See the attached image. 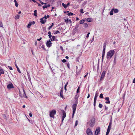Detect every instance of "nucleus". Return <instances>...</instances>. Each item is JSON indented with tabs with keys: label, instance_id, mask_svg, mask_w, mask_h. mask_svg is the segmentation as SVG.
Returning a JSON list of instances; mask_svg holds the SVG:
<instances>
[{
	"label": "nucleus",
	"instance_id": "f257e3e1",
	"mask_svg": "<svg viewBox=\"0 0 135 135\" xmlns=\"http://www.w3.org/2000/svg\"><path fill=\"white\" fill-rule=\"evenodd\" d=\"M115 51L114 50H111L109 51L107 53L106 57L107 59H111L114 55Z\"/></svg>",
	"mask_w": 135,
	"mask_h": 135
},
{
	"label": "nucleus",
	"instance_id": "f03ea898",
	"mask_svg": "<svg viewBox=\"0 0 135 135\" xmlns=\"http://www.w3.org/2000/svg\"><path fill=\"white\" fill-rule=\"evenodd\" d=\"M76 103L73 104L72 105V108L73 109V115H72V118H73L74 115L75 113L76 108V106L77 105L78 103H77V102H75Z\"/></svg>",
	"mask_w": 135,
	"mask_h": 135
},
{
	"label": "nucleus",
	"instance_id": "7ed1b4c3",
	"mask_svg": "<svg viewBox=\"0 0 135 135\" xmlns=\"http://www.w3.org/2000/svg\"><path fill=\"white\" fill-rule=\"evenodd\" d=\"M56 113V111L55 110L53 109L50 112V116L53 118H54V115H55Z\"/></svg>",
	"mask_w": 135,
	"mask_h": 135
},
{
	"label": "nucleus",
	"instance_id": "20e7f679",
	"mask_svg": "<svg viewBox=\"0 0 135 135\" xmlns=\"http://www.w3.org/2000/svg\"><path fill=\"white\" fill-rule=\"evenodd\" d=\"M95 122V118L94 117L92 118V119H91V122L89 124L90 126L91 127H93L94 125Z\"/></svg>",
	"mask_w": 135,
	"mask_h": 135
},
{
	"label": "nucleus",
	"instance_id": "39448f33",
	"mask_svg": "<svg viewBox=\"0 0 135 135\" xmlns=\"http://www.w3.org/2000/svg\"><path fill=\"white\" fill-rule=\"evenodd\" d=\"M86 132L88 135H92L93 134L91 130L89 128L87 129Z\"/></svg>",
	"mask_w": 135,
	"mask_h": 135
},
{
	"label": "nucleus",
	"instance_id": "423d86ee",
	"mask_svg": "<svg viewBox=\"0 0 135 135\" xmlns=\"http://www.w3.org/2000/svg\"><path fill=\"white\" fill-rule=\"evenodd\" d=\"M105 74V71H104L102 74L100 79V81H101L104 78Z\"/></svg>",
	"mask_w": 135,
	"mask_h": 135
},
{
	"label": "nucleus",
	"instance_id": "0eeeda50",
	"mask_svg": "<svg viewBox=\"0 0 135 135\" xmlns=\"http://www.w3.org/2000/svg\"><path fill=\"white\" fill-rule=\"evenodd\" d=\"M100 127H97L95 131V135H98L100 132Z\"/></svg>",
	"mask_w": 135,
	"mask_h": 135
},
{
	"label": "nucleus",
	"instance_id": "6e6552de",
	"mask_svg": "<svg viewBox=\"0 0 135 135\" xmlns=\"http://www.w3.org/2000/svg\"><path fill=\"white\" fill-rule=\"evenodd\" d=\"M61 111L62 112L63 116H62V121H63L65 118L66 117V113L65 111L64 110H61Z\"/></svg>",
	"mask_w": 135,
	"mask_h": 135
},
{
	"label": "nucleus",
	"instance_id": "1a4fd4ad",
	"mask_svg": "<svg viewBox=\"0 0 135 135\" xmlns=\"http://www.w3.org/2000/svg\"><path fill=\"white\" fill-rule=\"evenodd\" d=\"M7 87L8 89H10L12 88H14V87L13 86L12 84L11 83L10 84L8 85Z\"/></svg>",
	"mask_w": 135,
	"mask_h": 135
},
{
	"label": "nucleus",
	"instance_id": "9d476101",
	"mask_svg": "<svg viewBox=\"0 0 135 135\" xmlns=\"http://www.w3.org/2000/svg\"><path fill=\"white\" fill-rule=\"evenodd\" d=\"M35 23V22L34 21H33V22H29L28 24V25L27 27L28 28H29L30 27V26L31 25L33 24L34 25Z\"/></svg>",
	"mask_w": 135,
	"mask_h": 135
},
{
	"label": "nucleus",
	"instance_id": "9b49d317",
	"mask_svg": "<svg viewBox=\"0 0 135 135\" xmlns=\"http://www.w3.org/2000/svg\"><path fill=\"white\" fill-rule=\"evenodd\" d=\"M46 44L47 47H50L51 46V45L52 44V43L49 40L47 41Z\"/></svg>",
	"mask_w": 135,
	"mask_h": 135
},
{
	"label": "nucleus",
	"instance_id": "f8f14e48",
	"mask_svg": "<svg viewBox=\"0 0 135 135\" xmlns=\"http://www.w3.org/2000/svg\"><path fill=\"white\" fill-rule=\"evenodd\" d=\"M106 47V44L105 43H104V44L103 47V53L102 54L105 55V48Z\"/></svg>",
	"mask_w": 135,
	"mask_h": 135
},
{
	"label": "nucleus",
	"instance_id": "ddd939ff",
	"mask_svg": "<svg viewBox=\"0 0 135 135\" xmlns=\"http://www.w3.org/2000/svg\"><path fill=\"white\" fill-rule=\"evenodd\" d=\"M40 22L42 24L45 23L46 21L45 19H44V18H41L40 19Z\"/></svg>",
	"mask_w": 135,
	"mask_h": 135
},
{
	"label": "nucleus",
	"instance_id": "4468645a",
	"mask_svg": "<svg viewBox=\"0 0 135 135\" xmlns=\"http://www.w3.org/2000/svg\"><path fill=\"white\" fill-rule=\"evenodd\" d=\"M79 96V94H77L76 95H75V97H74V98L75 100H76V101L75 102H77V103H78V98Z\"/></svg>",
	"mask_w": 135,
	"mask_h": 135
},
{
	"label": "nucleus",
	"instance_id": "2eb2a0df",
	"mask_svg": "<svg viewBox=\"0 0 135 135\" xmlns=\"http://www.w3.org/2000/svg\"><path fill=\"white\" fill-rule=\"evenodd\" d=\"M105 99L106 101L105 103L106 104H110V101L109 100V98L108 97H107L105 98Z\"/></svg>",
	"mask_w": 135,
	"mask_h": 135
},
{
	"label": "nucleus",
	"instance_id": "dca6fc26",
	"mask_svg": "<svg viewBox=\"0 0 135 135\" xmlns=\"http://www.w3.org/2000/svg\"><path fill=\"white\" fill-rule=\"evenodd\" d=\"M63 89H61L60 90V97L62 98L63 99H64V97H63Z\"/></svg>",
	"mask_w": 135,
	"mask_h": 135
},
{
	"label": "nucleus",
	"instance_id": "f3484780",
	"mask_svg": "<svg viewBox=\"0 0 135 135\" xmlns=\"http://www.w3.org/2000/svg\"><path fill=\"white\" fill-rule=\"evenodd\" d=\"M15 66H16V68H17V71H18V72L19 73H21V72L20 69H19L18 67L17 66V64L16 63V62H15Z\"/></svg>",
	"mask_w": 135,
	"mask_h": 135
},
{
	"label": "nucleus",
	"instance_id": "a211bd4d",
	"mask_svg": "<svg viewBox=\"0 0 135 135\" xmlns=\"http://www.w3.org/2000/svg\"><path fill=\"white\" fill-rule=\"evenodd\" d=\"M4 74V72L3 69H0V75L1 74Z\"/></svg>",
	"mask_w": 135,
	"mask_h": 135
},
{
	"label": "nucleus",
	"instance_id": "6ab92c4d",
	"mask_svg": "<svg viewBox=\"0 0 135 135\" xmlns=\"http://www.w3.org/2000/svg\"><path fill=\"white\" fill-rule=\"evenodd\" d=\"M85 21V20L84 19H83L80 21L79 23L81 24H82L84 23Z\"/></svg>",
	"mask_w": 135,
	"mask_h": 135
},
{
	"label": "nucleus",
	"instance_id": "aec40b11",
	"mask_svg": "<svg viewBox=\"0 0 135 135\" xmlns=\"http://www.w3.org/2000/svg\"><path fill=\"white\" fill-rule=\"evenodd\" d=\"M23 96L24 97L26 98H27V97L26 96V93H25V90H23Z\"/></svg>",
	"mask_w": 135,
	"mask_h": 135
},
{
	"label": "nucleus",
	"instance_id": "412c9836",
	"mask_svg": "<svg viewBox=\"0 0 135 135\" xmlns=\"http://www.w3.org/2000/svg\"><path fill=\"white\" fill-rule=\"evenodd\" d=\"M97 97H94V105L95 107V105L96 101L97 100Z\"/></svg>",
	"mask_w": 135,
	"mask_h": 135
},
{
	"label": "nucleus",
	"instance_id": "4be33fe9",
	"mask_svg": "<svg viewBox=\"0 0 135 135\" xmlns=\"http://www.w3.org/2000/svg\"><path fill=\"white\" fill-rule=\"evenodd\" d=\"M52 40H53L54 41H58L55 38V36H52Z\"/></svg>",
	"mask_w": 135,
	"mask_h": 135
},
{
	"label": "nucleus",
	"instance_id": "5701e85b",
	"mask_svg": "<svg viewBox=\"0 0 135 135\" xmlns=\"http://www.w3.org/2000/svg\"><path fill=\"white\" fill-rule=\"evenodd\" d=\"M111 125H112V123L111 122H110L109 123V125L108 126L107 129H109L110 130Z\"/></svg>",
	"mask_w": 135,
	"mask_h": 135
},
{
	"label": "nucleus",
	"instance_id": "b1692460",
	"mask_svg": "<svg viewBox=\"0 0 135 135\" xmlns=\"http://www.w3.org/2000/svg\"><path fill=\"white\" fill-rule=\"evenodd\" d=\"M34 15L36 16H37V11L36 10H35L34 11Z\"/></svg>",
	"mask_w": 135,
	"mask_h": 135
},
{
	"label": "nucleus",
	"instance_id": "393cba45",
	"mask_svg": "<svg viewBox=\"0 0 135 135\" xmlns=\"http://www.w3.org/2000/svg\"><path fill=\"white\" fill-rule=\"evenodd\" d=\"M113 9H114V8L112 9L110 12L109 14L110 15H113Z\"/></svg>",
	"mask_w": 135,
	"mask_h": 135
},
{
	"label": "nucleus",
	"instance_id": "a878e982",
	"mask_svg": "<svg viewBox=\"0 0 135 135\" xmlns=\"http://www.w3.org/2000/svg\"><path fill=\"white\" fill-rule=\"evenodd\" d=\"M87 20L88 22H91L92 21V19L90 18H87Z\"/></svg>",
	"mask_w": 135,
	"mask_h": 135
},
{
	"label": "nucleus",
	"instance_id": "bb28decb",
	"mask_svg": "<svg viewBox=\"0 0 135 135\" xmlns=\"http://www.w3.org/2000/svg\"><path fill=\"white\" fill-rule=\"evenodd\" d=\"M79 26V24L78 23L76 24L75 26V28L76 29H77Z\"/></svg>",
	"mask_w": 135,
	"mask_h": 135
},
{
	"label": "nucleus",
	"instance_id": "cd10ccee",
	"mask_svg": "<svg viewBox=\"0 0 135 135\" xmlns=\"http://www.w3.org/2000/svg\"><path fill=\"white\" fill-rule=\"evenodd\" d=\"M84 26L85 27H88V24L86 23H84L83 24Z\"/></svg>",
	"mask_w": 135,
	"mask_h": 135
},
{
	"label": "nucleus",
	"instance_id": "c85d7f7f",
	"mask_svg": "<svg viewBox=\"0 0 135 135\" xmlns=\"http://www.w3.org/2000/svg\"><path fill=\"white\" fill-rule=\"evenodd\" d=\"M113 11L114 13H117L118 12V9H113Z\"/></svg>",
	"mask_w": 135,
	"mask_h": 135
},
{
	"label": "nucleus",
	"instance_id": "c756f323",
	"mask_svg": "<svg viewBox=\"0 0 135 135\" xmlns=\"http://www.w3.org/2000/svg\"><path fill=\"white\" fill-rule=\"evenodd\" d=\"M62 5L65 8H66L67 7H68L67 6V5L63 3H62Z\"/></svg>",
	"mask_w": 135,
	"mask_h": 135
},
{
	"label": "nucleus",
	"instance_id": "7c9ffc66",
	"mask_svg": "<svg viewBox=\"0 0 135 135\" xmlns=\"http://www.w3.org/2000/svg\"><path fill=\"white\" fill-rule=\"evenodd\" d=\"M78 123V120H76L75 121V127L77 126Z\"/></svg>",
	"mask_w": 135,
	"mask_h": 135
},
{
	"label": "nucleus",
	"instance_id": "2f4dec72",
	"mask_svg": "<svg viewBox=\"0 0 135 135\" xmlns=\"http://www.w3.org/2000/svg\"><path fill=\"white\" fill-rule=\"evenodd\" d=\"M74 14L73 13H71V12H70L67 15L68 16H72Z\"/></svg>",
	"mask_w": 135,
	"mask_h": 135
},
{
	"label": "nucleus",
	"instance_id": "473e14b6",
	"mask_svg": "<svg viewBox=\"0 0 135 135\" xmlns=\"http://www.w3.org/2000/svg\"><path fill=\"white\" fill-rule=\"evenodd\" d=\"M103 105L101 103H99V107L100 108L102 107Z\"/></svg>",
	"mask_w": 135,
	"mask_h": 135
},
{
	"label": "nucleus",
	"instance_id": "72a5a7b5",
	"mask_svg": "<svg viewBox=\"0 0 135 135\" xmlns=\"http://www.w3.org/2000/svg\"><path fill=\"white\" fill-rule=\"evenodd\" d=\"M80 13H84L83 9L82 8L80 10Z\"/></svg>",
	"mask_w": 135,
	"mask_h": 135
},
{
	"label": "nucleus",
	"instance_id": "f704fd0d",
	"mask_svg": "<svg viewBox=\"0 0 135 135\" xmlns=\"http://www.w3.org/2000/svg\"><path fill=\"white\" fill-rule=\"evenodd\" d=\"M20 18V15H17L15 16V19H19Z\"/></svg>",
	"mask_w": 135,
	"mask_h": 135
},
{
	"label": "nucleus",
	"instance_id": "c9c22d12",
	"mask_svg": "<svg viewBox=\"0 0 135 135\" xmlns=\"http://www.w3.org/2000/svg\"><path fill=\"white\" fill-rule=\"evenodd\" d=\"M99 97L101 98H103V95L101 93L100 94Z\"/></svg>",
	"mask_w": 135,
	"mask_h": 135
},
{
	"label": "nucleus",
	"instance_id": "e433bc0d",
	"mask_svg": "<svg viewBox=\"0 0 135 135\" xmlns=\"http://www.w3.org/2000/svg\"><path fill=\"white\" fill-rule=\"evenodd\" d=\"M55 34H57V33H60V32L59 31L57 30L54 33Z\"/></svg>",
	"mask_w": 135,
	"mask_h": 135
},
{
	"label": "nucleus",
	"instance_id": "4c0bfd02",
	"mask_svg": "<svg viewBox=\"0 0 135 135\" xmlns=\"http://www.w3.org/2000/svg\"><path fill=\"white\" fill-rule=\"evenodd\" d=\"M98 95V93L97 92V91H96V93H95V97H97Z\"/></svg>",
	"mask_w": 135,
	"mask_h": 135
},
{
	"label": "nucleus",
	"instance_id": "58836bf2",
	"mask_svg": "<svg viewBox=\"0 0 135 135\" xmlns=\"http://www.w3.org/2000/svg\"><path fill=\"white\" fill-rule=\"evenodd\" d=\"M80 86H79L78 89H77V91H76V93H78L79 92V90L80 89Z\"/></svg>",
	"mask_w": 135,
	"mask_h": 135
},
{
	"label": "nucleus",
	"instance_id": "ea45409f",
	"mask_svg": "<svg viewBox=\"0 0 135 135\" xmlns=\"http://www.w3.org/2000/svg\"><path fill=\"white\" fill-rule=\"evenodd\" d=\"M48 36H49V38L51 39V41H52V39H51V37H52V35L51 34L50 35H48Z\"/></svg>",
	"mask_w": 135,
	"mask_h": 135
},
{
	"label": "nucleus",
	"instance_id": "a19ab883",
	"mask_svg": "<svg viewBox=\"0 0 135 135\" xmlns=\"http://www.w3.org/2000/svg\"><path fill=\"white\" fill-rule=\"evenodd\" d=\"M62 61L63 63H65L66 62V60L65 59H64L62 60Z\"/></svg>",
	"mask_w": 135,
	"mask_h": 135
},
{
	"label": "nucleus",
	"instance_id": "79ce46f5",
	"mask_svg": "<svg viewBox=\"0 0 135 135\" xmlns=\"http://www.w3.org/2000/svg\"><path fill=\"white\" fill-rule=\"evenodd\" d=\"M8 68H9V69L10 70H13V69L12 67L10 66H8Z\"/></svg>",
	"mask_w": 135,
	"mask_h": 135
},
{
	"label": "nucleus",
	"instance_id": "37998d69",
	"mask_svg": "<svg viewBox=\"0 0 135 135\" xmlns=\"http://www.w3.org/2000/svg\"><path fill=\"white\" fill-rule=\"evenodd\" d=\"M47 6H46V5L44 6H42V7L43 9H45V8H47Z\"/></svg>",
	"mask_w": 135,
	"mask_h": 135
},
{
	"label": "nucleus",
	"instance_id": "c03bdc74",
	"mask_svg": "<svg viewBox=\"0 0 135 135\" xmlns=\"http://www.w3.org/2000/svg\"><path fill=\"white\" fill-rule=\"evenodd\" d=\"M15 5L16 7H17L18 6V3L17 2L15 3Z\"/></svg>",
	"mask_w": 135,
	"mask_h": 135
},
{
	"label": "nucleus",
	"instance_id": "a18cd8bd",
	"mask_svg": "<svg viewBox=\"0 0 135 135\" xmlns=\"http://www.w3.org/2000/svg\"><path fill=\"white\" fill-rule=\"evenodd\" d=\"M3 26V24L2 22H0V27H2Z\"/></svg>",
	"mask_w": 135,
	"mask_h": 135
},
{
	"label": "nucleus",
	"instance_id": "49530a36",
	"mask_svg": "<svg viewBox=\"0 0 135 135\" xmlns=\"http://www.w3.org/2000/svg\"><path fill=\"white\" fill-rule=\"evenodd\" d=\"M47 16H46V15H45L44 17H43V18H44V19H45V20H46V19H47Z\"/></svg>",
	"mask_w": 135,
	"mask_h": 135
},
{
	"label": "nucleus",
	"instance_id": "de8ad7c7",
	"mask_svg": "<svg viewBox=\"0 0 135 135\" xmlns=\"http://www.w3.org/2000/svg\"><path fill=\"white\" fill-rule=\"evenodd\" d=\"M108 107H107L106 106H105V110H107L108 109Z\"/></svg>",
	"mask_w": 135,
	"mask_h": 135
},
{
	"label": "nucleus",
	"instance_id": "09e8293b",
	"mask_svg": "<svg viewBox=\"0 0 135 135\" xmlns=\"http://www.w3.org/2000/svg\"><path fill=\"white\" fill-rule=\"evenodd\" d=\"M52 27L51 26H50L48 28V29L49 30H50V29L52 28Z\"/></svg>",
	"mask_w": 135,
	"mask_h": 135
},
{
	"label": "nucleus",
	"instance_id": "8fccbe9b",
	"mask_svg": "<svg viewBox=\"0 0 135 135\" xmlns=\"http://www.w3.org/2000/svg\"><path fill=\"white\" fill-rule=\"evenodd\" d=\"M104 55H105L104 54V55H103V54H102V61L103 60V59L104 57Z\"/></svg>",
	"mask_w": 135,
	"mask_h": 135
},
{
	"label": "nucleus",
	"instance_id": "3c124183",
	"mask_svg": "<svg viewBox=\"0 0 135 135\" xmlns=\"http://www.w3.org/2000/svg\"><path fill=\"white\" fill-rule=\"evenodd\" d=\"M68 20H68V18L66 20L65 19V21L66 23L68 22Z\"/></svg>",
	"mask_w": 135,
	"mask_h": 135
},
{
	"label": "nucleus",
	"instance_id": "603ef678",
	"mask_svg": "<svg viewBox=\"0 0 135 135\" xmlns=\"http://www.w3.org/2000/svg\"><path fill=\"white\" fill-rule=\"evenodd\" d=\"M67 66L69 68H70V65H69V63H68L67 64Z\"/></svg>",
	"mask_w": 135,
	"mask_h": 135
},
{
	"label": "nucleus",
	"instance_id": "864d4df0",
	"mask_svg": "<svg viewBox=\"0 0 135 135\" xmlns=\"http://www.w3.org/2000/svg\"><path fill=\"white\" fill-rule=\"evenodd\" d=\"M90 33V32H88L87 35V36H86V37L87 38H88L89 36V35Z\"/></svg>",
	"mask_w": 135,
	"mask_h": 135
},
{
	"label": "nucleus",
	"instance_id": "5fc2aeb1",
	"mask_svg": "<svg viewBox=\"0 0 135 135\" xmlns=\"http://www.w3.org/2000/svg\"><path fill=\"white\" fill-rule=\"evenodd\" d=\"M88 74V73H87L86 74V75H85V76H84V78H86Z\"/></svg>",
	"mask_w": 135,
	"mask_h": 135
},
{
	"label": "nucleus",
	"instance_id": "6e6d98bb",
	"mask_svg": "<svg viewBox=\"0 0 135 135\" xmlns=\"http://www.w3.org/2000/svg\"><path fill=\"white\" fill-rule=\"evenodd\" d=\"M44 45H42V46H41V48H43L44 49H45V48H44Z\"/></svg>",
	"mask_w": 135,
	"mask_h": 135
},
{
	"label": "nucleus",
	"instance_id": "4d7b16f0",
	"mask_svg": "<svg viewBox=\"0 0 135 135\" xmlns=\"http://www.w3.org/2000/svg\"><path fill=\"white\" fill-rule=\"evenodd\" d=\"M29 116L30 117H32V114L31 113H29Z\"/></svg>",
	"mask_w": 135,
	"mask_h": 135
},
{
	"label": "nucleus",
	"instance_id": "13d9d810",
	"mask_svg": "<svg viewBox=\"0 0 135 135\" xmlns=\"http://www.w3.org/2000/svg\"><path fill=\"white\" fill-rule=\"evenodd\" d=\"M41 39H42V38L41 37H40L39 39H37V40L38 41H40V40H41Z\"/></svg>",
	"mask_w": 135,
	"mask_h": 135
},
{
	"label": "nucleus",
	"instance_id": "bf43d9fd",
	"mask_svg": "<svg viewBox=\"0 0 135 135\" xmlns=\"http://www.w3.org/2000/svg\"><path fill=\"white\" fill-rule=\"evenodd\" d=\"M41 3L42 4V5H43L44 4H46V3H44L43 2H41Z\"/></svg>",
	"mask_w": 135,
	"mask_h": 135
},
{
	"label": "nucleus",
	"instance_id": "052dcab7",
	"mask_svg": "<svg viewBox=\"0 0 135 135\" xmlns=\"http://www.w3.org/2000/svg\"><path fill=\"white\" fill-rule=\"evenodd\" d=\"M110 129H107V132H109H109H110Z\"/></svg>",
	"mask_w": 135,
	"mask_h": 135
},
{
	"label": "nucleus",
	"instance_id": "680f3d73",
	"mask_svg": "<svg viewBox=\"0 0 135 135\" xmlns=\"http://www.w3.org/2000/svg\"><path fill=\"white\" fill-rule=\"evenodd\" d=\"M68 21L70 23H71H71H72V21H71V20H68Z\"/></svg>",
	"mask_w": 135,
	"mask_h": 135
},
{
	"label": "nucleus",
	"instance_id": "e2e57ef3",
	"mask_svg": "<svg viewBox=\"0 0 135 135\" xmlns=\"http://www.w3.org/2000/svg\"><path fill=\"white\" fill-rule=\"evenodd\" d=\"M90 97V94H88L87 97V98H89Z\"/></svg>",
	"mask_w": 135,
	"mask_h": 135
},
{
	"label": "nucleus",
	"instance_id": "0e129e2a",
	"mask_svg": "<svg viewBox=\"0 0 135 135\" xmlns=\"http://www.w3.org/2000/svg\"><path fill=\"white\" fill-rule=\"evenodd\" d=\"M48 34L49 35H50L51 34V33L50 31H49L48 32Z\"/></svg>",
	"mask_w": 135,
	"mask_h": 135
},
{
	"label": "nucleus",
	"instance_id": "69168bd1",
	"mask_svg": "<svg viewBox=\"0 0 135 135\" xmlns=\"http://www.w3.org/2000/svg\"><path fill=\"white\" fill-rule=\"evenodd\" d=\"M76 19L77 21H78L79 20V18L77 17L76 18Z\"/></svg>",
	"mask_w": 135,
	"mask_h": 135
},
{
	"label": "nucleus",
	"instance_id": "338daca9",
	"mask_svg": "<svg viewBox=\"0 0 135 135\" xmlns=\"http://www.w3.org/2000/svg\"><path fill=\"white\" fill-rule=\"evenodd\" d=\"M70 4V3H68L67 4H66L67 6V7Z\"/></svg>",
	"mask_w": 135,
	"mask_h": 135
},
{
	"label": "nucleus",
	"instance_id": "774afa93",
	"mask_svg": "<svg viewBox=\"0 0 135 135\" xmlns=\"http://www.w3.org/2000/svg\"><path fill=\"white\" fill-rule=\"evenodd\" d=\"M65 58L67 59H69V57L68 56H66L65 57Z\"/></svg>",
	"mask_w": 135,
	"mask_h": 135
}]
</instances>
